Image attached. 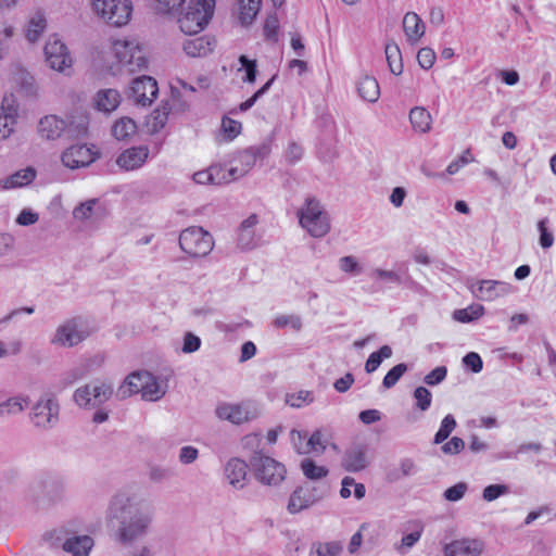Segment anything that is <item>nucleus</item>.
Instances as JSON below:
<instances>
[{
  "label": "nucleus",
  "instance_id": "nucleus-1",
  "mask_svg": "<svg viewBox=\"0 0 556 556\" xmlns=\"http://www.w3.org/2000/svg\"><path fill=\"white\" fill-rule=\"evenodd\" d=\"M152 511L146 501L134 490L123 489L110 500L105 519L114 528V539L129 546L149 532Z\"/></svg>",
  "mask_w": 556,
  "mask_h": 556
},
{
  "label": "nucleus",
  "instance_id": "nucleus-2",
  "mask_svg": "<svg viewBox=\"0 0 556 556\" xmlns=\"http://www.w3.org/2000/svg\"><path fill=\"white\" fill-rule=\"evenodd\" d=\"M27 492L38 505L59 503L65 497L66 479L59 475L43 473L29 483Z\"/></svg>",
  "mask_w": 556,
  "mask_h": 556
},
{
  "label": "nucleus",
  "instance_id": "nucleus-3",
  "mask_svg": "<svg viewBox=\"0 0 556 556\" xmlns=\"http://www.w3.org/2000/svg\"><path fill=\"white\" fill-rule=\"evenodd\" d=\"M215 0H190L187 11L178 18V24L187 35H194L204 29L213 16Z\"/></svg>",
  "mask_w": 556,
  "mask_h": 556
},
{
  "label": "nucleus",
  "instance_id": "nucleus-4",
  "mask_svg": "<svg viewBox=\"0 0 556 556\" xmlns=\"http://www.w3.org/2000/svg\"><path fill=\"white\" fill-rule=\"evenodd\" d=\"M300 225L315 238L324 237L330 229L329 218L319 201L307 198L305 205L298 212Z\"/></svg>",
  "mask_w": 556,
  "mask_h": 556
},
{
  "label": "nucleus",
  "instance_id": "nucleus-5",
  "mask_svg": "<svg viewBox=\"0 0 556 556\" xmlns=\"http://www.w3.org/2000/svg\"><path fill=\"white\" fill-rule=\"evenodd\" d=\"M250 466L257 481L265 485H278L286 478V467L276 459L255 452L250 458Z\"/></svg>",
  "mask_w": 556,
  "mask_h": 556
},
{
  "label": "nucleus",
  "instance_id": "nucleus-6",
  "mask_svg": "<svg viewBox=\"0 0 556 556\" xmlns=\"http://www.w3.org/2000/svg\"><path fill=\"white\" fill-rule=\"evenodd\" d=\"M179 247L191 257H204L213 250L214 240L208 231L192 226L180 232Z\"/></svg>",
  "mask_w": 556,
  "mask_h": 556
},
{
  "label": "nucleus",
  "instance_id": "nucleus-7",
  "mask_svg": "<svg viewBox=\"0 0 556 556\" xmlns=\"http://www.w3.org/2000/svg\"><path fill=\"white\" fill-rule=\"evenodd\" d=\"M112 395L113 386L111 382L94 380L76 389L73 399L80 407L94 408L104 404Z\"/></svg>",
  "mask_w": 556,
  "mask_h": 556
},
{
  "label": "nucleus",
  "instance_id": "nucleus-8",
  "mask_svg": "<svg viewBox=\"0 0 556 556\" xmlns=\"http://www.w3.org/2000/svg\"><path fill=\"white\" fill-rule=\"evenodd\" d=\"M89 336L84 318L73 317L60 325L51 339V343L61 348H73Z\"/></svg>",
  "mask_w": 556,
  "mask_h": 556
},
{
  "label": "nucleus",
  "instance_id": "nucleus-9",
  "mask_svg": "<svg viewBox=\"0 0 556 556\" xmlns=\"http://www.w3.org/2000/svg\"><path fill=\"white\" fill-rule=\"evenodd\" d=\"M60 405L54 396L40 397L31 407L29 419L35 428L49 430L59 421Z\"/></svg>",
  "mask_w": 556,
  "mask_h": 556
},
{
  "label": "nucleus",
  "instance_id": "nucleus-10",
  "mask_svg": "<svg viewBox=\"0 0 556 556\" xmlns=\"http://www.w3.org/2000/svg\"><path fill=\"white\" fill-rule=\"evenodd\" d=\"M92 4L96 12L114 26L127 24L132 10L129 0H93Z\"/></svg>",
  "mask_w": 556,
  "mask_h": 556
},
{
  "label": "nucleus",
  "instance_id": "nucleus-11",
  "mask_svg": "<svg viewBox=\"0 0 556 556\" xmlns=\"http://www.w3.org/2000/svg\"><path fill=\"white\" fill-rule=\"evenodd\" d=\"M327 492L328 488L324 485H300L291 493L287 509L290 514H298L324 498Z\"/></svg>",
  "mask_w": 556,
  "mask_h": 556
},
{
  "label": "nucleus",
  "instance_id": "nucleus-12",
  "mask_svg": "<svg viewBox=\"0 0 556 556\" xmlns=\"http://www.w3.org/2000/svg\"><path fill=\"white\" fill-rule=\"evenodd\" d=\"M47 64L55 71L64 72L72 66V58L66 46L55 36L49 38L45 46Z\"/></svg>",
  "mask_w": 556,
  "mask_h": 556
},
{
  "label": "nucleus",
  "instance_id": "nucleus-13",
  "mask_svg": "<svg viewBox=\"0 0 556 556\" xmlns=\"http://www.w3.org/2000/svg\"><path fill=\"white\" fill-rule=\"evenodd\" d=\"M159 92L156 80L150 76L137 77L130 87V98L137 104L150 105Z\"/></svg>",
  "mask_w": 556,
  "mask_h": 556
},
{
  "label": "nucleus",
  "instance_id": "nucleus-14",
  "mask_svg": "<svg viewBox=\"0 0 556 556\" xmlns=\"http://www.w3.org/2000/svg\"><path fill=\"white\" fill-rule=\"evenodd\" d=\"M61 160L64 166L76 169L89 166L96 160V153L85 144H76L66 149Z\"/></svg>",
  "mask_w": 556,
  "mask_h": 556
},
{
  "label": "nucleus",
  "instance_id": "nucleus-15",
  "mask_svg": "<svg viewBox=\"0 0 556 556\" xmlns=\"http://www.w3.org/2000/svg\"><path fill=\"white\" fill-rule=\"evenodd\" d=\"M369 463L367 446L355 444L345 451L341 466L349 472H358L366 469Z\"/></svg>",
  "mask_w": 556,
  "mask_h": 556
},
{
  "label": "nucleus",
  "instance_id": "nucleus-16",
  "mask_svg": "<svg viewBox=\"0 0 556 556\" xmlns=\"http://www.w3.org/2000/svg\"><path fill=\"white\" fill-rule=\"evenodd\" d=\"M484 549L482 541L477 539H460L452 541L444 547L445 556H480Z\"/></svg>",
  "mask_w": 556,
  "mask_h": 556
},
{
  "label": "nucleus",
  "instance_id": "nucleus-17",
  "mask_svg": "<svg viewBox=\"0 0 556 556\" xmlns=\"http://www.w3.org/2000/svg\"><path fill=\"white\" fill-rule=\"evenodd\" d=\"M149 156V149L146 146L132 147L123 151L117 160V165L125 170H134L141 167Z\"/></svg>",
  "mask_w": 556,
  "mask_h": 556
},
{
  "label": "nucleus",
  "instance_id": "nucleus-18",
  "mask_svg": "<svg viewBox=\"0 0 556 556\" xmlns=\"http://www.w3.org/2000/svg\"><path fill=\"white\" fill-rule=\"evenodd\" d=\"M67 129V123L56 116H43L38 123V134L42 139L56 140L61 138Z\"/></svg>",
  "mask_w": 556,
  "mask_h": 556
},
{
  "label": "nucleus",
  "instance_id": "nucleus-19",
  "mask_svg": "<svg viewBox=\"0 0 556 556\" xmlns=\"http://www.w3.org/2000/svg\"><path fill=\"white\" fill-rule=\"evenodd\" d=\"M215 414L220 420H227L235 425H240L251 419L249 409L242 404L222 403L217 405Z\"/></svg>",
  "mask_w": 556,
  "mask_h": 556
},
{
  "label": "nucleus",
  "instance_id": "nucleus-20",
  "mask_svg": "<svg viewBox=\"0 0 556 556\" xmlns=\"http://www.w3.org/2000/svg\"><path fill=\"white\" fill-rule=\"evenodd\" d=\"M261 156V149L258 148H249L238 154V162L241 166H233L227 173L228 178L231 180H236L239 177L248 174L256 163V160Z\"/></svg>",
  "mask_w": 556,
  "mask_h": 556
},
{
  "label": "nucleus",
  "instance_id": "nucleus-21",
  "mask_svg": "<svg viewBox=\"0 0 556 556\" xmlns=\"http://www.w3.org/2000/svg\"><path fill=\"white\" fill-rule=\"evenodd\" d=\"M510 291V286L497 280H481L479 287L473 291L475 295L482 301H493Z\"/></svg>",
  "mask_w": 556,
  "mask_h": 556
},
{
  "label": "nucleus",
  "instance_id": "nucleus-22",
  "mask_svg": "<svg viewBox=\"0 0 556 556\" xmlns=\"http://www.w3.org/2000/svg\"><path fill=\"white\" fill-rule=\"evenodd\" d=\"M225 475L233 488L242 489L247 482L248 465L240 458H231L226 464Z\"/></svg>",
  "mask_w": 556,
  "mask_h": 556
},
{
  "label": "nucleus",
  "instance_id": "nucleus-23",
  "mask_svg": "<svg viewBox=\"0 0 556 556\" xmlns=\"http://www.w3.org/2000/svg\"><path fill=\"white\" fill-rule=\"evenodd\" d=\"M94 545L90 535H73L67 538L62 548L72 556H88Z\"/></svg>",
  "mask_w": 556,
  "mask_h": 556
},
{
  "label": "nucleus",
  "instance_id": "nucleus-24",
  "mask_svg": "<svg viewBox=\"0 0 556 556\" xmlns=\"http://www.w3.org/2000/svg\"><path fill=\"white\" fill-rule=\"evenodd\" d=\"M403 29L410 45L417 43L425 35L426 27L422 20L415 12H407L403 18Z\"/></svg>",
  "mask_w": 556,
  "mask_h": 556
},
{
  "label": "nucleus",
  "instance_id": "nucleus-25",
  "mask_svg": "<svg viewBox=\"0 0 556 556\" xmlns=\"http://www.w3.org/2000/svg\"><path fill=\"white\" fill-rule=\"evenodd\" d=\"M148 371H135L129 374L124 383L118 388L116 396L121 400L127 399L132 394L142 393Z\"/></svg>",
  "mask_w": 556,
  "mask_h": 556
},
{
  "label": "nucleus",
  "instance_id": "nucleus-26",
  "mask_svg": "<svg viewBox=\"0 0 556 556\" xmlns=\"http://www.w3.org/2000/svg\"><path fill=\"white\" fill-rule=\"evenodd\" d=\"M194 182L199 185H222L227 184L230 179L227 173L219 165H214L204 170H199L193 174Z\"/></svg>",
  "mask_w": 556,
  "mask_h": 556
},
{
  "label": "nucleus",
  "instance_id": "nucleus-27",
  "mask_svg": "<svg viewBox=\"0 0 556 556\" xmlns=\"http://www.w3.org/2000/svg\"><path fill=\"white\" fill-rule=\"evenodd\" d=\"M257 222V216L252 214L241 223L238 232V245L241 249L250 250L256 245L254 227Z\"/></svg>",
  "mask_w": 556,
  "mask_h": 556
},
{
  "label": "nucleus",
  "instance_id": "nucleus-28",
  "mask_svg": "<svg viewBox=\"0 0 556 556\" xmlns=\"http://www.w3.org/2000/svg\"><path fill=\"white\" fill-rule=\"evenodd\" d=\"M93 103L97 110L111 113L121 103L119 92L116 89L99 90L93 98Z\"/></svg>",
  "mask_w": 556,
  "mask_h": 556
},
{
  "label": "nucleus",
  "instance_id": "nucleus-29",
  "mask_svg": "<svg viewBox=\"0 0 556 556\" xmlns=\"http://www.w3.org/2000/svg\"><path fill=\"white\" fill-rule=\"evenodd\" d=\"M214 49V41L205 37L188 39L184 42V51L192 58H201L211 53Z\"/></svg>",
  "mask_w": 556,
  "mask_h": 556
},
{
  "label": "nucleus",
  "instance_id": "nucleus-30",
  "mask_svg": "<svg viewBox=\"0 0 556 556\" xmlns=\"http://www.w3.org/2000/svg\"><path fill=\"white\" fill-rule=\"evenodd\" d=\"M144 381V388L141 393V396L146 401L155 402L161 400L167 391L166 383H160L157 378L148 371Z\"/></svg>",
  "mask_w": 556,
  "mask_h": 556
},
{
  "label": "nucleus",
  "instance_id": "nucleus-31",
  "mask_svg": "<svg viewBox=\"0 0 556 556\" xmlns=\"http://www.w3.org/2000/svg\"><path fill=\"white\" fill-rule=\"evenodd\" d=\"M357 92L362 99L368 102H376L380 97V88L377 79L365 75L357 83Z\"/></svg>",
  "mask_w": 556,
  "mask_h": 556
},
{
  "label": "nucleus",
  "instance_id": "nucleus-32",
  "mask_svg": "<svg viewBox=\"0 0 556 556\" xmlns=\"http://www.w3.org/2000/svg\"><path fill=\"white\" fill-rule=\"evenodd\" d=\"M36 177V170L33 167H27L15 172L11 176L2 180L4 189L21 188L29 185Z\"/></svg>",
  "mask_w": 556,
  "mask_h": 556
},
{
  "label": "nucleus",
  "instance_id": "nucleus-33",
  "mask_svg": "<svg viewBox=\"0 0 556 556\" xmlns=\"http://www.w3.org/2000/svg\"><path fill=\"white\" fill-rule=\"evenodd\" d=\"M409 121L415 131L426 134L431 129V115L425 108L416 106L412 109Z\"/></svg>",
  "mask_w": 556,
  "mask_h": 556
},
{
  "label": "nucleus",
  "instance_id": "nucleus-34",
  "mask_svg": "<svg viewBox=\"0 0 556 556\" xmlns=\"http://www.w3.org/2000/svg\"><path fill=\"white\" fill-rule=\"evenodd\" d=\"M384 52L390 72L394 75H401L403 72V62L399 46L394 41H389L386 45Z\"/></svg>",
  "mask_w": 556,
  "mask_h": 556
},
{
  "label": "nucleus",
  "instance_id": "nucleus-35",
  "mask_svg": "<svg viewBox=\"0 0 556 556\" xmlns=\"http://www.w3.org/2000/svg\"><path fill=\"white\" fill-rule=\"evenodd\" d=\"M301 469L303 471V475L308 480H320L328 476L329 470L325 466L317 465L313 459L311 458H304L301 462Z\"/></svg>",
  "mask_w": 556,
  "mask_h": 556
},
{
  "label": "nucleus",
  "instance_id": "nucleus-36",
  "mask_svg": "<svg viewBox=\"0 0 556 556\" xmlns=\"http://www.w3.org/2000/svg\"><path fill=\"white\" fill-rule=\"evenodd\" d=\"M416 471V464L412 458L400 460L399 467L388 472V480L396 482L405 477L412 476Z\"/></svg>",
  "mask_w": 556,
  "mask_h": 556
},
{
  "label": "nucleus",
  "instance_id": "nucleus-37",
  "mask_svg": "<svg viewBox=\"0 0 556 556\" xmlns=\"http://www.w3.org/2000/svg\"><path fill=\"white\" fill-rule=\"evenodd\" d=\"M262 0H240V20L243 25L253 22L261 9Z\"/></svg>",
  "mask_w": 556,
  "mask_h": 556
},
{
  "label": "nucleus",
  "instance_id": "nucleus-38",
  "mask_svg": "<svg viewBox=\"0 0 556 556\" xmlns=\"http://www.w3.org/2000/svg\"><path fill=\"white\" fill-rule=\"evenodd\" d=\"M137 126L135 122L128 117L117 121L112 127V135L117 140H125L136 132Z\"/></svg>",
  "mask_w": 556,
  "mask_h": 556
},
{
  "label": "nucleus",
  "instance_id": "nucleus-39",
  "mask_svg": "<svg viewBox=\"0 0 556 556\" xmlns=\"http://www.w3.org/2000/svg\"><path fill=\"white\" fill-rule=\"evenodd\" d=\"M391 355L392 349L389 345H383L379 351L371 353L365 363L366 372L371 374L377 370L382 359L389 358Z\"/></svg>",
  "mask_w": 556,
  "mask_h": 556
},
{
  "label": "nucleus",
  "instance_id": "nucleus-40",
  "mask_svg": "<svg viewBox=\"0 0 556 556\" xmlns=\"http://www.w3.org/2000/svg\"><path fill=\"white\" fill-rule=\"evenodd\" d=\"M483 313L484 307L480 304H475L463 309H456L453 316L457 321L469 323L481 317Z\"/></svg>",
  "mask_w": 556,
  "mask_h": 556
},
{
  "label": "nucleus",
  "instance_id": "nucleus-41",
  "mask_svg": "<svg viewBox=\"0 0 556 556\" xmlns=\"http://www.w3.org/2000/svg\"><path fill=\"white\" fill-rule=\"evenodd\" d=\"M132 47L134 49H131V54L129 55V59H127V70L130 73L146 68L147 66V59L136 40L134 41Z\"/></svg>",
  "mask_w": 556,
  "mask_h": 556
},
{
  "label": "nucleus",
  "instance_id": "nucleus-42",
  "mask_svg": "<svg viewBox=\"0 0 556 556\" xmlns=\"http://www.w3.org/2000/svg\"><path fill=\"white\" fill-rule=\"evenodd\" d=\"M46 28V20L41 13H37L28 24L26 37L30 42L38 40L43 29Z\"/></svg>",
  "mask_w": 556,
  "mask_h": 556
},
{
  "label": "nucleus",
  "instance_id": "nucleus-43",
  "mask_svg": "<svg viewBox=\"0 0 556 556\" xmlns=\"http://www.w3.org/2000/svg\"><path fill=\"white\" fill-rule=\"evenodd\" d=\"M98 204L96 199L88 200L84 203H80L73 211V217L79 222L91 220L94 215V206Z\"/></svg>",
  "mask_w": 556,
  "mask_h": 556
},
{
  "label": "nucleus",
  "instance_id": "nucleus-44",
  "mask_svg": "<svg viewBox=\"0 0 556 556\" xmlns=\"http://www.w3.org/2000/svg\"><path fill=\"white\" fill-rule=\"evenodd\" d=\"M135 40H117L113 43V50L115 53V56L117 58L118 62L127 67V59H129V55L131 54V49H134Z\"/></svg>",
  "mask_w": 556,
  "mask_h": 556
},
{
  "label": "nucleus",
  "instance_id": "nucleus-45",
  "mask_svg": "<svg viewBox=\"0 0 556 556\" xmlns=\"http://www.w3.org/2000/svg\"><path fill=\"white\" fill-rule=\"evenodd\" d=\"M7 416L17 415L28 406V399L23 396H13L2 402Z\"/></svg>",
  "mask_w": 556,
  "mask_h": 556
},
{
  "label": "nucleus",
  "instance_id": "nucleus-46",
  "mask_svg": "<svg viewBox=\"0 0 556 556\" xmlns=\"http://www.w3.org/2000/svg\"><path fill=\"white\" fill-rule=\"evenodd\" d=\"M15 123L14 110L0 113V140L7 139L12 134Z\"/></svg>",
  "mask_w": 556,
  "mask_h": 556
},
{
  "label": "nucleus",
  "instance_id": "nucleus-47",
  "mask_svg": "<svg viewBox=\"0 0 556 556\" xmlns=\"http://www.w3.org/2000/svg\"><path fill=\"white\" fill-rule=\"evenodd\" d=\"M407 371V366L404 363L395 365L391 368L382 380V386L386 389H390L394 387L401 377Z\"/></svg>",
  "mask_w": 556,
  "mask_h": 556
},
{
  "label": "nucleus",
  "instance_id": "nucleus-48",
  "mask_svg": "<svg viewBox=\"0 0 556 556\" xmlns=\"http://www.w3.org/2000/svg\"><path fill=\"white\" fill-rule=\"evenodd\" d=\"M455 427L456 421L454 417L452 415H446L441 422L439 431L434 435V443L440 444L445 441L455 429Z\"/></svg>",
  "mask_w": 556,
  "mask_h": 556
},
{
  "label": "nucleus",
  "instance_id": "nucleus-49",
  "mask_svg": "<svg viewBox=\"0 0 556 556\" xmlns=\"http://www.w3.org/2000/svg\"><path fill=\"white\" fill-rule=\"evenodd\" d=\"M170 108L168 103H163L152 113V128L154 131L163 128L167 122Z\"/></svg>",
  "mask_w": 556,
  "mask_h": 556
},
{
  "label": "nucleus",
  "instance_id": "nucleus-50",
  "mask_svg": "<svg viewBox=\"0 0 556 556\" xmlns=\"http://www.w3.org/2000/svg\"><path fill=\"white\" fill-rule=\"evenodd\" d=\"M279 20L277 14L267 16L264 23V36L266 40L277 42L278 40Z\"/></svg>",
  "mask_w": 556,
  "mask_h": 556
},
{
  "label": "nucleus",
  "instance_id": "nucleus-51",
  "mask_svg": "<svg viewBox=\"0 0 556 556\" xmlns=\"http://www.w3.org/2000/svg\"><path fill=\"white\" fill-rule=\"evenodd\" d=\"M273 325L276 328L290 326L293 330L299 331L302 328V319L298 315H280L274 319Z\"/></svg>",
  "mask_w": 556,
  "mask_h": 556
},
{
  "label": "nucleus",
  "instance_id": "nucleus-52",
  "mask_svg": "<svg viewBox=\"0 0 556 556\" xmlns=\"http://www.w3.org/2000/svg\"><path fill=\"white\" fill-rule=\"evenodd\" d=\"M88 372V367L86 365L76 366L70 369L63 376L61 383L63 387H68L83 379Z\"/></svg>",
  "mask_w": 556,
  "mask_h": 556
},
{
  "label": "nucleus",
  "instance_id": "nucleus-53",
  "mask_svg": "<svg viewBox=\"0 0 556 556\" xmlns=\"http://www.w3.org/2000/svg\"><path fill=\"white\" fill-rule=\"evenodd\" d=\"M414 399L416 401V407L421 412L427 410L432 401L431 392L425 387H418L414 391Z\"/></svg>",
  "mask_w": 556,
  "mask_h": 556
},
{
  "label": "nucleus",
  "instance_id": "nucleus-54",
  "mask_svg": "<svg viewBox=\"0 0 556 556\" xmlns=\"http://www.w3.org/2000/svg\"><path fill=\"white\" fill-rule=\"evenodd\" d=\"M314 401L313 393L311 391L301 390L295 394H288L286 402L291 407H301L304 403L309 404Z\"/></svg>",
  "mask_w": 556,
  "mask_h": 556
},
{
  "label": "nucleus",
  "instance_id": "nucleus-55",
  "mask_svg": "<svg viewBox=\"0 0 556 556\" xmlns=\"http://www.w3.org/2000/svg\"><path fill=\"white\" fill-rule=\"evenodd\" d=\"M316 556H338L341 553L342 547L336 542L318 543L314 545Z\"/></svg>",
  "mask_w": 556,
  "mask_h": 556
},
{
  "label": "nucleus",
  "instance_id": "nucleus-56",
  "mask_svg": "<svg viewBox=\"0 0 556 556\" xmlns=\"http://www.w3.org/2000/svg\"><path fill=\"white\" fill-rule=\"evenodd\" d=\"M508 491L509 489L505 484H491L484 488L482 497L486 502H492L501 495L508 493Z\"/></svg>",
  "mask_w": 556,
  "mask_h": 556
},
{
  "label": "nucleus",
  "instance_id": "nucleus-57",
  "mask_svg": "<svg viewBox=\"0 0 556 556\" xmlns=\"http://www.w3.org/2000/svg\"><path fill=\"white\" fill-rule=\"evenodd\" d=\"M239 62L242 67L245 70V77L243 81L253 84L256 79V61L249 60L245 55H240Z\"/></svg>",
  "mask_w": 556,
  "mask_h": 556
},
{
  "label": "nucleus",
  "instance_id": "nucleus-58",
  "mask_svg": "<svg viewBox=\"0 0 556 556\" xmlns=\"http://www.w3.org/2000/svg\"><path fill=\"white\" fill-rule=\"evenodd\" d=\"M420 536L421 529L408 533L407 535L403 536L401 543L395 546L396 551L401 554L405 553L419 541Z\"/></svg>",
  "mask_w": 556,
  "mask_h": 556
},
{
  "label": "nucleus",
  "instance_id": "nucleus-59",
  "mask_svg": "<svg viewBox=\"0 0 556 556\" xmlns=\"http://www.w3.org/2000/svg\"><path fill=\"white\" fill-rule=\"evenodd\" d=\"M417 61L422 68L429 70L434 64L435 52L428 47L421 48L417 53Z\"/></svg>",
  "mask_w": 556,
  "mask_h": 556
},
{
  "label": "nucleus",
  "instance_id": "nucleus-60",
  "mask_svg": "<svg viewBox=\"0 0 556 556\" xmlns=\"http://www.w3.org/2000/svg\"><path fill=\"white\" fill-rule=\"evenodd\" d=\"M467 489L468 486L465 482H458L444 491V498L450 502L459 501L464 497Z\"/></svg>",
  "mask_w": 556,
  "mask_h": 556
},
{
  "label": "nucleus",
  "instance_id": "nucleus-61",
  "mask_svg": "<svg viewBox=\"0 0 556 556\" xmlns=\"http://www.w3.org/2000/svg\"><path fill=\"white\" fill-rule=\"evenodd\" d=\"M201 346V339L192 332H186L181 351L186 354L198 351Z\"/></svg>",
  "mask_w": 556,
  "mask_h": 556
},
{
  "label": "nucleus",
  "instance_id": "nucleus-62",
  "mask_svg": "<svg viewBox=\"0 0 556 556\" xmlns=\"http://www.w3.org/2000/svg\"><path fill=\"white\" fill-rule=\"evenodd\" d=\"M156 7L155 9L165 14H172L176 12L186 0H155Z\"/></svg>",
  "mask_w": 556,
  "mask_h": 556
},
{
  "label": "nucleus",
  "instance_id": "nucleus-63",
  "mask_svg": "<svg viewBox=\"0 0 556 556\" xmlns=\"http://www.w3.org/2000/svg\"><path fill=\"white\" fill-rule=\"evenodd\" d=\"M276 76H273L262 88H260L251 98H249L247 101L242 102L239 105L240 111H247L251 109L254 103L270 88L273 81L275 80Z\"/></svg>",
  "mask_w": 556,
  "mask_h": 556
},
{
  "label": "nucleus",
  "instance_id": "nucleus-64",
  "mask_svg": "<svg viewBox=\"0 0 556 556\" xmlns=\"http://www.w3.org/2000/svg\"><path fill=\"white\" fill-rule=\"evenodd\" d=\"M447 370L445 366H439L425 376L424 381L428 386H435L442 382L446 377Z\"/></svg>",
  "mask_w": 556,
  "mask_h": 556
}]
</instances>
